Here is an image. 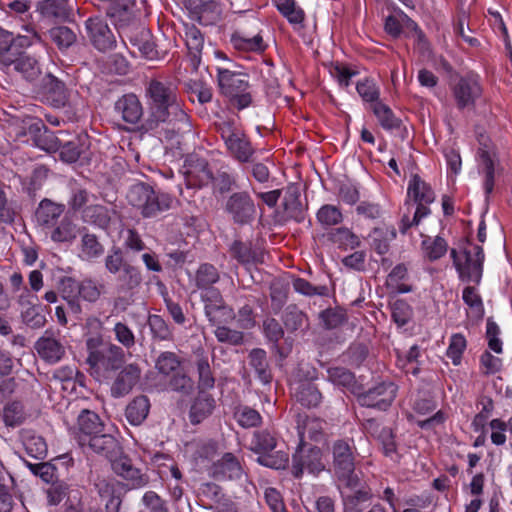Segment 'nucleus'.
Listing matches in <instances>:
<instances>
[{
	"instance_id": "61",
	"label": "nucleus",
	"mask_w": 512,
	"mask_h": 512,
	"mask_svg": "<svg viewBox=\"0 0 512 512\" xmlns=\"http://www.w3.org/2000/svg\"><path fill=\"white\" fill-rule=\"evenodd\" d=\"M392 320L399 326L407 325L413 317V309L410 304L403 300L397 299L390 304Z\"/></svg>"
},
{
	"instance_id": "10",
	"label": "nucleus",
	"mask_w": 512,
	"mask_h": 512,
	"mask_svg": "<svg viewBox=\"0 0 512 512\" xmlns=\"http://www.w3.org/2000/svg\"><path fill=\"white\" fill-rule=\"evenodd\" d=\"M398 386L392 381H381L369 389L357 392V402L362 407L387 411L394 402Z\"/></svg>"
},
{
	"instance_id": "57",
	"label": "nucleus",
	"mask_w": 512,
	"mask_h": 512,
	"mask_svg": "<svg viewBox=\"0 0 512 512\" xmlns=\"http://www.w3.org/2000/svg\"><path fill=\"white\" fill-rule=\"evenodd\" d=\"M356 91L361 97L362 101L370 104L372 110L373 105L381 103L380 88L372 78H364L356 83Z\"/></svg>"
},
{
	"instance_id": "45",
	"label": "nucleus",
	"mask_w": 512,
	"mask_h": 512,
	"mask_svg": "<svg viewBox=\"0 0 512 512\" xmlns=\"http://www.w3.org/2000/svg\"><path fill=\"white\" fill-rule=\"evenodd\" d=\"M103 254L104 246L95 234L86 232L81 236L79 256L82 260L93 261Z\"/></svg>"
},
{
	"instance_id": "20",
	"label": "nucleus",
	"mask_w": 512,
	"mask_h": 512,
	"mask_svg": "<svg viewBox=\"0 0 512 512\" xmlns=\"http://www.w3.org/2000/svg\"><path fill=\"white\" fill-rule=\"evenodd\" d=\"M124 362V353L121 348L112 345L103 346L100 351L94 352L91 358H87V363L92 368L102 369L104 371L118 370Z\"/></svg>"
},
{
	"instance_id": "19",
	"label": "nucleus",
	"mask_w": 512,
	"mask_h": 512,
	"mask_svg": "<svg viewBox=\"0 0 512 512\" xmlns=\"http://www.w3.org/2000/svg\"><path fill=\"white\" fill-rule=\"evenodd\" d=\"M326 427L327 422L321 418L301 414L297 416L296 430L301 443H307V439L316 443L324 441L327 437Z\"/></svg>"
},
{
	"instance_id": "51",
	"label": "nucleus",
	"mask_w": 512,
	"mask_h": 512,
	"mask_svg": "<svg viewBox=\"0 0 512 512\" xmlns=\"http://www.w3.org/2000/svg\"><path fill=\"white\" fill-rule=\"evenodd\" d=\"M90 197H94L87 189L77 185L76 183L71 184L70 194L67 200V206L70 212L80 216L83 214V210L87 208L90 201Z\"/></svg>"
},
{
	"instance_id": "52",
	"label": "nucleus",
	"mask_w": 512,
	"mask_h": 512,
	"mask_svg": "<svg viewBox=\"0 0 512 512\" xmlns=\"http://www.w3.org/2000/svg\"><path fill=\"white\" fill-rule=\"evenodd\" d=\"M296 400L303 406L317 407L322 401V394L311 382H302L295 393Z\"/></svg>"
},
{
	"instance_id": "14",
	"label": "nucleus",
	"mask_w": 512,
	"mask_h": 512,
	"mask_svg": "<svg viewBox=\"0 0 512 512\" xmlns=\"http://www.w3.org/2000/svg\"><path fill=\"white\" fill-rule=\"evenodd\" d=\"M85 30L87 37L97 50L105 52L115 47V37L103 18L98 16L88 18L85 21Z\"/></svg>"
},
{
	"instance_id": "54",
	"label": "nucleus",
	"mask_w": 512,
	"mask_h": 512,
	"mask_svg": "<svg viewBox=\"0 0 512 512\" xmlns=\"http://www.w3.org/2000/svg\"><path fill=\"white\" fill-rule=\"evenodd\" d=\"M37 11L51 19H65L69 15L66 0H43L38 3Z\"/></svg>"
},
{
	"instance_id": "23",
	"label": "nucleus",
	"mask_w": 512,
	"mask_h": 512,
	"mask_svg": "<svg viewBox=\"0 0 512 512\" xmlns=\"http://www.w3.org/2000/svg\"><path fill=\"white\" fill-rule=\"evenodd\" d=\"M43 95L47 102L54 108H63L67 105L69 100V93L63 81L47 74L42 79Z\"/></svg>"
},
{
	"instance_id": "28",
	"label": "nucleus",
	"mask_w": 512,
	"mask_h": 512,
	"mask_svg": "<svg viewBox=\"0 0 512 512\" xmlns=\"http://www.w3.org/2000/svg\"><path fill=\"white\" fill-rule=\"evenodd\" d=\"M140 379V369L134 364L125 366L111 385V395L120 398L129 394Z\"/></svg>"
},
{
	"instance_id": "38",
	"label": "nucleus",
	"mask_w": 512,
	"mask_h": 512,
	"mask_svg": "<svg viewBox=\"0 0 512 512\" xmlns=\"http://www.w3.org/2000/svg\"><path fill=\"white\" fill-rule=\"evenodd\" d=\"M421 251L423 257L430 262H435L444 257L449 245L445 238L440 235L429 236L421 234Z\"/></svg>"
},
{
	"instance_id": "8",
	"label": "nucleus",
	"mask_w": 512,
	"mask_h": 512,
	"mask_svg": "<svg viewBox=\"0 0 512 512\" xmlns=\"http://www.w3.org/2000/svg\"><path fill=\"white\" fill-rule=\"evenodd\" d=\"M326 469L324 454L321 448L307 443L298 442L292 454L291 474L301 479L304 472L318 476Z\"/></svg>"
},
{
	"instance_id": "22",
	"label": "nucleus",
	"mask_w": 512,
	"mask_h": 512,
	"mask_svg": "<svg viewBox=\"0 0 512 512\" xmlns=\"http://www.w3.org/2000/svg\"><path fill=\"white\" fill-rule=\"evenodd\" d=\"M230 44L239 52H253L257 54L264 53L268 48V44L263 39L261 29L255 34L237 30L231 34Z\"/></svg>"
},
{
	"instance_id": "24",
	"label": "nucleus",
	"mask_w": 512,
	"mask_h": 512,
	"mask_svg": "<svg viewBox=\"0 0 512 512\" xmlns=\"http://www.w3.org/2000/svg\"><path fill=\"white\" fill-rule=\"evenodd\" d=\"M300 186L297 183H289L285 188L283 207L289 219L302 223L306 218L308 206L301 202Z\"/></svg>"
},
{
	"instance_id": "6",
	"label": "nucleus",
	"mask_w": 512,
	"mask_h": 512,
	"mask_svg": "<svg viewBox=\"0 0 512 512\" xmlns=\"http://www.w3.org/2000/svg\"><path fill=\"white\" fill-rule=\"evenodd\" d=\"M331 449L335 474L347 487L355 489L360 480L355 474L356 447L353 439H338L333 442Z\"/></svg>"
},
{
	"instance_id": "18",
	"label": "nucleus",
	"mask_w": 512,
	"mask_h": 512,
	"mask_svg": "<svg viewBox=\"0 0 512 512\" xmlns=\"http://www.w3.org/2000/svg\"><path fill=\"white\" fill-rule=\"evenodd\" d=\"M364 429L381 443L382 452L386 457L393 461H399L400 455L397 451L395 434L391 428L381 426L377 420L372 418L365 421Z\"/></svg>"
},
{
	"instance_id": "64",
	"label": "nucleus",
	"mask_w": 512,
	"mask_h": 512,
	"mask_svg": "<svg viewBox=\"0 0 512 512\" xmlns=\"http://www.w3.org/2000/svg\"><path fill=\"white\" fill-rule=\"evenodd\" d=\"M234 417L237 423L243 428L257 427L262 422L260 413L249 406L239 407L235 411Z\"/></svg>"
},
{
	"instance_id": "62",
	"label": "nucleus",
	"mask_w": 512,
	"mask_h": 512,
	"mask_svg": "<svg viewBox=\"0 0 512 512\" xmlns=\"http://www.w3.org/2000/svg\"><path fill=\"white\" fill-rule=\"evenodd\" d=\"M25 464L35 476H38L47 484H51L58 480L57 468L51 462L31 463L25 461Z\"/></svg>"
},
{
	"instance_id": "55",
	"label": "nucleus",
	"mask_w": 512,
	"mask_h": 512,
	"mask_svg": "<svg viewBox=\"0 0 512 512\" xmlns=\"http://www.w3.org/2000/svg\"><path fill=\"white\" fill-rule=\"evenodd\" d=\"M316 219L324 229H328L341 224L344 216L339 207L332 204H324L318 209Z\"/></svg>"
},
{
	"instance_id": "43",
	"label": "nucleus",
	"mask_w": 512,
	"mask_h": 512,
	"mask_svg": "<svg viewBox=\"0 0 512 512\" xmlns=\"http://www.w3.org/2000/svg\"><path fill=\"white\" fill-rule=\"evenodd\" d=\"M397 232L394 226L374 228L371 237V246L379 255H385L390 249V243L395 240Z\"/></svg>"
},
{
	"instance_id": "46",
	"label": "nucleus",
	"mask_w": 512,
	"mask_h": 512,
	"mask_svg": "<svg viewBox=\"0 0 512 512\" xmlns=\"http://www.w3.org/2000/svg\"><path fill=\"white\" fill-rule=\"evenodd\" d=\"M408 279V265L405 263H399L395 265L388 274L386 284L388 287L394 288L397 293L406 294L413 290L412 286L406 283Z\"/></svg>"
},
{
	"instance_id": "42",
	"label": "nucleus",
	"mask_w": 512,
	"mask_h": 512,
	"mask_svg": "<svg viewBox=\"0 0 512 512\" xmlns=\"http://www.w3.org/2000/svg\"><path fill=\"white\" fill-rule=\"evenodd\" d=\"M214 408V398L209 394L199 392L190 407L189 418L191 423L199 424L212 413Z\"/></svg>"
},
{
	"instance_id": "11",
	"label": "nucleus",
	"mask_w": 512,
	"mask_h": 512,
	"mask_svg": "<svg viewBox=\"0 0 512 512\" xmlns=\"http://www.w3.org/2000/svg\"><path fill=\"white\" fill-rule=\"evenodd\" d=\"M119 37L125 46L130 44L142 57L153 60L158 56L157 45L152 40L148 29L143 27L139 21L118 31Z\"/></svg>"
},
{
	"instance_id": "5",
	"label": "nucleus",
	"mask_w": 512,
	"mask_h": 512,
	"mask_svg": "<svg viewBox=\"0 0 512 512\" xmlns=\"http://www.w3.org/2000/svg\"><path fill=\"white\" fill-rule=\"evenodd\" d=\"M452 98L459 111L473 110L483 96L481 76L475 71L456 74L449 83Z\"/></svg>"
},
{
	"instance_id": "3",
	"label": "nucleus",
	"mask_w": 512,
	"mask_h": 512,
	"mask_svg": "<svg viewBox=\"0 0 512 512\" xmlns=\"http://www.w3.org/2000/svg\"><path fill=\"white\" fill-rule=\"evenodd\" d=\"M216 80L219 92L229 99L234 108L241 111L252 104L247 74L217 66Z\"/></svg>"
},
{
	"instance_id": "29",
	"label": "nucleus",
	"mask_w": 512,
	"mask_h": 512,
	"mask_svg": "<svg viewBox=\"0 0 512 512\" xmlns=\"http://www.w3.org/2000/svg\"><path fill=\"white\" fill-rule=\"evenodd\" d=\"M133 8L134 0H112L108 15L113 19L117 31L138 22Z\"/></svg>"
},
{
	"instance_id": "16",
	"label": "nucleus",
	"mask_w": 512,
	"mask_h": 512,
	"mask_svg": "<svg viewBox=\"0 0 512 512\" xmlns=\"http://www.w3.org/2000/svg\"><path fill=\"white\" fill-rule=\"evenodd\" d=\"M110 462L114 473L124 479L131 488H139L148 483L147 475L135 467L128 456L120 453Z\"/></svg>"
},
{
	"instance_id": "59",
	"label": "nucleus",
	"mask_w": 512,
	"mask_h": 512,
	"mask_svg": "<svg viewBox=\"0 0 512 512\" xmlns=\"http://www.w3.org/2000/svg\"><path fill=\"white\" fill-rule=\"evenodd\" d=\"M328 239L332 243L338 244L339 247L355 248L360 245L359 237L346 227L332 229L328 232Z\"/></svg>"
},
{
	"instance_id": "25",
	"label": "nucleus",
	"mask_w": 512,
	"mask_h": 512,
	"mask_svg": "<svg viewBox=\"0 0 512 512\" xmlns=\"http://www.w3.org/2000/svg\"><path fill=\"white\" fill-rule=\"evenodd\" d=\"M407 197L412 199L416 207L429 208L435 201L436 195L431 185L418 174H412L407 186Z\"/></svg>"
},
{
	"instance_id": "1",
	"label": "nucleus",
	"mask_w": 512,
	"mask_h": 512,
	"mask_svg": "<svg viewBox=\"0 0 512 512\" xmlns=\"http://www.w3.org/2000/svg\"><path fill=\"white\" fill-rule=\"evenodd\" d=\"M178 85L179 80L176 77H169L162 82V132L167 142L164 146V155L171 154L173 158L182 157V134L191 130Z\"/></svg>"
},
{
	"instance_id": "56",
	"label": "nucleus",
	"mask_w": 512,
	"mask_h": 512,
	"mask_svg": "<svg viewBox=\"0 0 512 512\" xmlns=\"http://www.w3.org/2000/svg\"><path fill=\"white\" fill-rule=\"evenodd\" d=\"M48 35L60 51L69 49L77 41L76 33L67 26L52 27L49 29Z\"/></svg>"
},
{
	"instance_id": "44",
	"label": "nucleus",
	"mask_w": 512,
	"mask_h": 512,
	"mask_svg": "<svg viewBox=\"0 0 512 512\" xmlns=\"http://www.w3.org/2000/svg\"><path fill=\"white\" fill-rule=\"evenodd\" d=\"M327 378L335 386L345 388L357 394V381L355 374L345 367H329L327 369Z\"/></svg>"
},
{
	"instance_id": "41",
	"label": "nucleus",
	"mask_w": 512,
	"mask_h": 512,
	"mask_svg": "<svg viewBox=\"0 0 512 512\" xmlns=\"http://www.w3.org/2000/svg\"><path fill=\"white\" fill-rule=\"evenodd\" d=\"M22 445L26 453L35 459H44L47 455V444L44 438L32 430H22L20 433Z\"/></svg>"
},
{
	"instance_id": "4",
	"label": "nucleus",
	"mask_w": 512,
	"mask_h": 512,
	"mask_svg": "<svg viewBox=\"0 0 512 512\" xmlns=\"http://www.w3.org/2000/svg\"><path fill=\"white\" fill-rule=\"evenodd\" d=\"M277 442L276 433L272 429L264 428L253 432L250 450L258 454L257 463L275 470L288 467V453L284 451L273 452L277 447Z\"/></svg>"
},
{
	"instance_id": "30",
	"label": "nucleus",
	"mask_w": 512,
	"mask_h": 512,
	"mask_svg": "<svg viewBox=\"0 0 512 512\" xmlns=\"http://www.w3.org/2000/svg\"><path fill=\"white\" fill-rule=\"evenodd\" d=\"M281 320L289 333H305L310 328L308 315L296 304H290L284 309Z\"/></svg>"
},
{
	"instance_id": "32",
	"label": "nucleus",
	"mask_w": 512,
	"mask_h": 512,
	"mask_svg": "<svg viewBox=\"0 0 512 512\" xmlns=\"http://www.w3.org/2000/svg\"><path fill=\"white\" fill-rule=\"evenodd\" d=\"M271 2L279 14L288 21L294 30L304 27L306 14L297 4L296 0H271Z\"/></svg>"
},
{
	"instance_id": "34",
	"label": "nucleus",
	"mask_w": 512,
	"mask_h": 512,
	"mask_svg": "<svg viewBox=\"0 0 512 512\" xmlns=\"http://www.w3.org/2000/svg\"><path fill=\"white\" fill-rule=\"evenodd\" d=\"M248 363L254 371L255 377L263 385H269L272 382L273 375L264 349H252L248 354Z\"/></svg>"
},
{
	"instance_id": "12",
	"label": "nucleus",
	"mask_w": 512,
	"mask_h": 512,
	"mask_svg": "<svg viewBox=\"0 0 512 512\" xmlns=\"http://www.w3.org/2000/svg\"><path fill=\"white\" fill-rule=\"evenodd\" d=\"M224 210L235 224L241 226L250 224L256 214L254 200L247 191L232 193L225 202Z\"/></svg>"
},
{
	"instance_id": "48",
	"label": "nucleus",
	"mask_w": 512,
	"mask_h": 512,
	"mask_svg": "<svg viewBox=\"0 0 512 512\" xmlns=\"http://www.w3.org/2000/svg\"><path fill=\"white\" fill-rule=\"evenodd\" d=\"M479 410L474 416L471 426L475 432H486L487 421L494 410V401L488 395H481L476 402Z\"/></svg>"
},
{
	"instance_id": "50",
	"label": "nucleus",
	"mask_w": 512,
	"mask_h": 512,
	"mask_svg": "<svg viewBox=\"0 0 512 512\" xmlns=\"http://www.w3.org/2000/svg\"><path fill=\"white\" fill-rule=\"evenodd\" d=\"M29 293L20 297L21 317L24 323L32 328H41L45 324V317L39 312V308L28 299Z\"/></svg>"
},
{
	"instance_id": "40",
	"label": "nucleus",
	"mask_w": 512,
	"mask_h": 512,
	"mask_svg": "<svg viewBox=\"0 0 512 512\" xmlns=\"http://www.w3.org/2000/svg\"><path fill=\"white\" fill-rule=\"evenodd\" d=\"M58 290L63 300L68 304L71 312L79 314L82 311L79 302V281L71 277H62L58 283Z\"/></svg>"
},
{
	"instance_id": "35",
	"label": "nucleus",
	"mask_w": 512,
	"mask_h": 512,
	"mask_svg": "<svg viewBox=\"0 0 512 512\" xmlns=\"http://www.w3.org/2000/svg\"><path fill=\"white\" fill-rule=\"evenodd\" d=\"M115 111L130 124L137 123L143 114L141 103L136 95L125 94L115 103Z\"/></svg>"
},
{
	"instance_id": "39",
	"label": "nucleus",
	"mask_w": 512,
	"mask_h": 512,
	"mask_svg": "<svg viewBox=\"0 0 512 512\" xmlns=\"http://www.w3.org/2000/svg\"><path fill=\"white\" fill-rule=\"evenodd\" d=\"M65 206L49 199H43L35 211L37 223L43 227H53L64 212Z\"/></svg>"
},
{
	"instance_id": "60",
	"label": "nucleus",
	"mask_w": 512,
	"mask_h": 512,
	"mask_svg": "<svg viewBox=\"0 0 512 512\" xmlns=\"http://www.w3.org/2000/svg\"><path fill=\"white\" fill-rule=\"evenodd\" d=\"M319 319L325 329L331 330L344 324L347 321V314L339 307L327 308L319 313Z\"/></svg>"
},
{
	"instance_id": "63",
	"label": "nucleus",
	"mask_w": 512,
	"mask_h": 512,
	"mask_svg": "<svg viewBox=\"0 0 512 512\" xmlns=\"http://www.w3.org/2000/svg\"><path fill=\"white\" fill-rule=\"evenodd\" d=\"M198 371V389L200 393H206V391L214 388L215 378L213 376L210 364L207 358H200L197 361Z\"/></svg>"
},
{
	"instance_id": "2",
	"label": "nucleus",
	"mask_w": 512,
	"mask_h": 512,
	"mask_svg": "<svg viewBox=\"0 0 512 512\" xmlns=\"http://www.w3.org/2000/svg\"><path fill=\"white\" fill-rule=\"evenodd\" d=\"M215 130L224 143L226 152L239 163H249L255 148L242 124L234 117L221 118L214 123Z\"/></svg>"
},
{
	"instance_id": "49",
	"label": "nucleus",
	"mask_w": 512,
	"mask_h": 512,
	"mask_svg": "<svg viewBox=\"0 0 512 512\" xmlns=\"http://www.w3.org/2000/svg\"><path fill=\"white\" fill-rule=\"evenodd\" d=\"M162 387L166 390L182 392L188 394L192 389L191 378L183 371L179 369L162 376Z\"/></svg>"
},
{
	"instance_id": "7",
	"label": "nucleus",
	"mask_w": 512,
	"mask_h": 512,
	"mask_svg": "<svg viewBox=\"0 0 512 512\" xmlns=\"http://www.w3.org/2000/svg\"><path fill=\"white\" fill-rule=\"evenodd\" d=\"M450 257L462 282L480 284L485 260L482 246L475 245L473 252L465 248L462 254L458 253L455 248H452L450 250Z\"/></svg>"
},
{
	"instance_id": "21",
	"label": "nucleus",
	"mask_w": 512,
	"mask_h": 512,
	"mask_svg": "<svg viewBox=\"0 0 512 512\" xmlns=\"http://www.w3.org/2000/svg\"><path fill=\"white\" fill-rule=\"evenodd\" d=\"M104 431V424L93 411L83 410L77 418L75 438L81 446H85L90 438Z\"/></svg>"
},
{
	"instance_id": "27",
	"label": "nucleus",
	"mask_w": 512,
	"mask_h": 512,
	"mask_svg": "<svg viewBox=\"0 0 512 512\" xmlns=\"http://www.w3.org/2000/svg\"><path fill=\"white\" fill-rule=\"evenodd\" d=\"M4 64L13 66V69L28 81H34L41 75L38 60L27 53H17L12 57H5Z\"/></svg>"
},
{
	"instance_id": "53",
	"label": "nucleus",
	"mask_w": 512,
	"mask_h": 512,
	"mask_svg": "<svg viewBox=\"0 0 512 512\" xmlns=\"http://www.w3.org/2000/svg\"><path fill=\"white\" fill-rule=\"evenodd\" d=\"M220 279L218 269L210 263H202L195 274V284L198 289L206 291L214 289L212 286Z\"/></svg>"
},
{
	"instance_id": "33",
	"label": "nucleus",
	"mask_w": 512,
	"mask_h": 512,
	"mask_svg": "<svg viewBox=\"0 0 512 512\" xmlns=\"http://www.w3.org/2000/svg\"><path fill=\"white\" fill-rule=\"evenodd\" d=\"M114 214L115 210L104 205L90 204L85 210H83V214L80 217L84 223L107 230L111 224Z\"/></svg>"
},
{
	"instance_id": "15",
	"label": "nucleus",
	"mask_w": 512,
	"mask_h": 512,
	"mask_svg": "<svg viewBox=\"0 0 512 512\" xmlns=\"http://www.w3.org/2000/svg\"><path fill=\"white\" fill-rule=\"evenodd\" d=\"M127 194L129 202L141 208L144 217L153 216L160 209L158 197L153 189L145 183L132 185Z\"/></svg>"
},
{
	"instance_id": "47",
	"label": "nucleus",
	"mask_w": 512,
	"mask_h": 512,
	"mask_svg": "<svg viewBox=\"0 0 512 512\" xmlns=\"http://www.w3.org/2000/svg\"><path fill=\"white\" fill-rule=\"evenodd\" d=\"M150 401L146 396L135 397L126 407L125 416L131 425H140L148 416Z\"/></svg>"
},
{
	"instance_id": "36",
	"label": "nucleus",
	"mask_w": 512,
	"mask_h": 512,
	"mask_svg": "<svg viewBox=\"0 0 512 512\" xmlns=\"http://www.w3.org/2000/svg\"><path fill=\"white\" fill-rule=\"evenodd\" d=\"M39 357L50 364L59 362L65 354L64 346L51 336H42L35 343Z\"/></svg>"
},
{
	"instance_id": "58",
	"label": "nucleus",
	"mask_w": 512,
	"mask_h": 512,
	"mask_svg": "<svg viewBox=\"0 0 512 512\" xmlns=\"http://www.w3.org/2000/svg\"><path fill=\"white\" fill-rule=\"evenodd\" d=\"M24 34H19L17 37L13 36V51L15 55L21 53L19 49L27 48L34 43L42 42V36L37 27L32 24H25L22 26Z\"/></svg>"
},
{
	"instance_id": "9",
	"label": "nucleus",
	"mask_w": 512,
	"mask_h": 512,
	"mask_svg": "<svg viewBox=\"0 0 512 512\" xmlns=\"http://www.w3.org/2000/svg\"><path fill=\"white\" fill-rule=\"evenodd\" d=\"M17 136L28 137L26 142L31 141L33 145L49 153L56 152L60 148V140L39 118H25Z\"/></svg>"
},
{
	"instance_id": "26",
	"label": "nucleus",
	"mask_w": 512,
	"mask_h": 512,
	"mask_svg": "<svg viewBox=\"0 0 512 512\" xmlns=\"http://www.w3.org/2000/svg\"><path fill=\"white\" fill-rule=\"evenodd\" d=\"M243 473L240 461L230 452L225 453L212 467V475L219 481L239 480Z\"/></svg>"
},
{
	"instance_id": "13",
	"label": "nucleus",
	"mask_w": 512,
	"mask_h": 512,
	"mask_svg": "<svg viewBox=\"0 0 512 512\" xmlns=\"http://www.w3.org/2000/svg\"><path fill=\"white\" fill-rule=\"evenodd\" d=\"M182 173L187 186L191 188H202L213 181V172L207 159L195 153L185 158Z\"/></svg>"
},
{
	"instance_id": "37",
	"label": "nucleus",
	"mask_w": 512,
	"mask_h": 512,
	"mask_svg": "<svg viewBox=\"0 0 512 512\" xmlns=\"http://www.w3.org/2000/svg\"><path fill=\"white\" fill-rule=\"evenodd\" d=\"M184 37L191 63L193 67L197 69L201 63V55L204 47L203 34L194 24H186Z\"/></svg>"
},
{
	"instance_id": "17",
	"label": "nucleus",
	"mask_w": 512,
	"mask_h": 512,
	"mask_svg": "<svg viewBox=\"0 0 512 512\" xmlns=\"http://www.w3.org/2000/svg\"><path fill=\"white\" fill-rule=\"evenodd\" d=\"M371 111L383 130L399 136L402 140L408 137V129L403 120L387 104L384 102L376 103Z\"/></svg>"
},
{
	"instance_id": "31",
	"label": "nucleus",
	"mask_w": 512,
	"mask_h": 512,
	"mask_svg": "<svg viewBox=\"0 0 512 512\" xmlns=\"http://www.w3.org/2000/svg\"><path fill=\"white\" fill-rule=\"evenodd\" d=\"M86 445L95 453L103 455L109 460H112L121 452L118 440L113 435L104 431L90 438Z\"/></svg>"
}]
</instances>
